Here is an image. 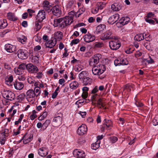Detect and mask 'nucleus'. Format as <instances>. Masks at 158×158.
I'll use <instances>...</instances> for the list:
<instances>
[{"label": "nucleus", "mask_w": 158, "mask_h": 158, "mask_svg": "<svg viewBox=\"0 0 158 158\" xmlns=\"http://www.w3.org/2000/svg\"><path fill=\"white\" fill-rule=\"evenodd\" d=\"M101 56V55L99 54H97L94 56L93 58L90 59L89 64L90 66L93 67L92 70L93 74L98 76L99 78L102 79L105 77V76L102 74L106 70V67L103 64L96 66L99 62Z\"/></svg>", "instance_id": "f257e3e1"}, {"label": "nucleus", "mask_w": 158, "mask_h": 158, "mask_svg": "<svg viewBox=\"0 0 158 158\" xmlns=\"http://www.w3.org/2000/svg\"><path fill=\"white\" fill-rule=\"evenodd\" d=\"M115 37L109 42V44L110 48L112 50H115L118 49L120 47V42Z\"/></svg>", "instance_id": "f03ea898"}, {"label": "nucleus", "mask_w": 158, "mask_h": 158, "mask_svg": "<svg viewBox=\"0 0 158 158\" xmlns=\"http://www.w3.org/2000/svg\"><path fill=\"white\" fill-rule=\"evenodd\" d=\"M2 96L4 98L10 101L14 100L15 98V94L10 90L4 91Z\"/></svg>", "instance_id": "7ed1b4c3"}, {"label": "nucleus", "mask_w": 158, "mask_h": 158, "mask_svg": "<svg viewBox=\"0 0 158 158\" xmlns=\"http://www.w3.org/2000/svg\"><path fill=\"white\" fill-rule=\"evenodd\" d=\"M17 55L19 58L25 59L28 57V53L26 50L20 49L18 51Z\"/></svg>", "instance_id": "20e7f679"}, {"label": "nucleus", "mask_w": 158, "mask_h": 158, "mask_svg": "<svg viewBox=\"0 0 158 158\" xmlns=\"http://www.w3.org/2000/svg\"><path fill=\"white\" fill-rule=\"evenodd\" d=\"M87 131L86 126L85 124H82L78 128L77 133L79 135H83L86 133Z\"/></svg>", "instance_id": "39448f33"}, {"label": "nucleus", "mask_w": 158, "mask_h": 158, "mask_svg": "<svg viewBox=\"0 0 158 158\" xmlns=\"http://www.w3.org/2000/svg\"><path fill=\"white\" fill-rule=\"evenodd\" d=\"M73 154L75 156L78 158H85V153L81 150H75L73 152Z\"/></svg>", "instance_id": "423d86ee"}, {"label": "nucleus", "mask_w": 158, "mask_h": 158, "mask_svg": "<svg viewBox=\"0 0 158 158\" xmlns=\"http://www.w3.org/2000/svg\"><path fill=\"white\" fill-rule=\"evenodd\" d=\"M53 14L57 17H60L62 14V11L58 6H53L52 9Z\"/></svg>", "instance_id": "0eeeda50"}, {"label": "nucleus", "mask_w": 158, "mask_h": 158, "mask_svg": "<svg viewBox=\"0 0 158 158\" xmlns=\"http://www.w3.org/2000/svg\"><path fill=\"white\" fill-rule=\"evenodd\" d=\"M27 69L31 73H37L38 71V69L37 67L31 64H27Z\"/></svg>", "instance_id": "6e6552de"}, {"label": "nucleus", "mask_w": 158, "mask_h": 158, "mask_svg": "<svg viewBox=\"0 0 158 158\" xmlns=\"http://www.w3.org/2000/svg\"><path fill=\"white\" fill-rule=\"evenodd\" d=\"M119 18V15L115 14L110 17L108 20V23L110 24H113L118 21Z\"/></svg>", "instance_id": "1a4fd4ad"}, {"label": "nucleus", "mask_w": 158, "mask_h": 158, "mask_svg": "<svg viewBox=\"0 0 158 158\" xmlns=\"http://www.w3.org/2000/svg\"><path fill=\"white\" fill-rule=\"evenodd\" d=\"M112 32L111 31L109 30L106 31L102 36L101 39L102 40H105L109 39L112 40L114 38L112 35Z\"/></svg>", "instance_id": "9d476101"}, {"label": "nucleus", "mask_w": 158, "mask_h": 158, "mask_svg": "<svg viewBox=\"0 0 158 158\" xmlns=\"http://www.w3.org/2000/svg\"><path fill=\"white\" fill-rule=\"evenodd\" d=\"M95 36L88 33L84 36V40L86 42L89 43L95 40Z\"/></svg>", "instance_id": "9b49d317"}, {"label": "nucleus", "mask_w": 158, "mask_h": 158, "mask_svg": "<svg viewBox=\"0 0 158 158\" xmlns=\"http://www.w3.org/2000/svg\"><path fill=\"white\" fill-rule=\"evenodd\" d=\"M62 118L59 116L55 117L53 121V126L55 127H58L60 126L62 123Z\"/></svg>", "instance_id": "f8f14e48"}, {"label": "nucleus", "mask_w": 158, "mask_h": 158, "mask_svg": "<svg viewBox=\"0 0 158 158\" xmlns=\"http://www.w3.org/2000/svg\"><path fill=\"white\" fill-rule=\"evenodd\" d=\"M38 152L40 156L42 157H45L48 153V148L46 147L40 148L38 149Z\"/></svg>", "instance_id": "ddd939ff"}, {"label": "nucleus", "mask_w": 158, "mask_h": 158, "mask_svg": "<svg viewBox=\"0 0 158 158\" xmlns=\"http://www.w3.org/2000/svg\"><path fill=\"white\" fill-rule=\"evenodd\" d=\"M45 18V12L42 10H40L36 16V20H38L40 21H42Z\"/></svg>", "instance_id": "4468645a"}, {"label": "nucleus", "mask_w": 158, "mask_h": 158, "mask_svg": "<svg viewBox=\"0 0 158 158\" xmlns=\"http://www.w3.org/2000/svg\"><path fill=\"white\" fill-rule=\"evenodd\" d=\"M5 47L7 52L12 53L16 51V46L15 45L7 44H5Z\"/></svg>", "instance_id": "2eb2a0df"}, {"label": "nucleus", "mask_w": 158, "mask_h": 158, "mask_svg": "<svg viewBox=\"0 0 158 158\" xmlns=\"http://www.w3.org/2000/svg\"><path fill=\"white\" fill-rule=\"evenodd\" d=\"M74 16L73 15H70L68 16H66L63 18L64 24L65 26L69 25L71 24L73 21V17Z\"/></svg>", "instance_id": "dca6fc26"}, {"label": "nucleus", "mask_w": 158, "mask_h": 158, "mask_svg": "<svg viewBox=\"0 0 158 158\" xmlns=\"http://www.w3.org/2000/svg\"><path fill=\"white\" fill-rule=\"evenodd\" d=\"M15 88L18 90H21L24 87V85L22 82L16 80L14 84Z\"/></svg>", "instance_id": "f3484780"}, {"label": "nucleus", "mask_w": 158, "mask_h": 158, "mask_svg": "<svg viewBox=\"0 0 158 158\" xmlns=\"http://www.w3.org/2000/svg\"><path fill=\"white\" fill-rule=\"evenodd\" d=\"M106 28V26L103 24H101L98 26L96 29L95 32L96 34H99L102 33L104 29Z\"/></svg>", "instance_id": "a211bd4d"}, {"label": "nucleus", "mask_w": 158, "mask_h": 158, "mask_svg": "<svg viewBox=\"0 0 158 158\" xmlns=\"http://www.w3.org/2000/svg\"><path fill=\"white\" fill-rule=\"evenodd\" d=\"M56 43V40H54V41L53 40H51L46 42L45 43V45L46 47L52 48L55 45Z\"/></svg>", "instance_id": "6ab92c4d"}, {"label": "nucleus", "mask_w": 158, "mask_h": 158, "mask_svg": "<svg viewBox=\"0 0 158 158\" xmlns=\"http://www.w3.org/2000/svg\"><path fill=\"white\" fill-rule=\"evenodd\" d=\"M89 73L86 71H83L81 72L79 75V79L81 81L84 79L89 77Z\"/></svg>", "instance_id": "aec40b11"}, {"label": "nucleus", "mask_w": 158, "mask_h": 158, "mask_svg": "<svg viewBox=\"0 0 158 158\" xmlns=\"http://www.w3.org/2000/svg\"><path fill=\"white\" fill-rule=\"evenodd\" d=\"M104 101L103 99L99 98L97 102V106L99 108H101L102 107L104 109H106V107H105V104Z\"/></svg>", "instance_id": "412c9836"}, {"label": "nucleus", "mask_w": 158, "mask_h": 158, "mask_svg": "<svg viewBox=\"0 0 158 158\" xmlns=\"http://www.w3.org/2000/svg\"><path fill=\"white\" fill-rule=\"evenodd\" d=\"M130 19L127 17H122L119 20V23L122 25L127 24L130 21Z\"/></svg>", "instance_id": "4be33fe9"}, {"label": "nucleus", "mask_w": 158, "mask_h": 158, "mask_svg": "<svg viewBox=\"0 0 158 158\" xmlns=\"http://www.w3.org/2000/svg\"><path fill=\"white\" fill-rule=\"evenodd\" d=\"M104 121L103 125L104 128L106 127V128H107L110 127L112 126V123L111 120L105 119Z\"/></svg>", "instance_id": "5701e85b"}, {"label": "nucleus", "mask_w": 158, "mask_h": 158, "mask_svg": "<svg viewBox=\"0 0 158 158\" xmlns=\"http://www.w3.org/2000/svg\"><path fill=\"white\" fill-rule=\"evenodd\" d=\"M7 17L9 20L12 21H15L17 19V18L15 16V14L11 12L8 13Z\"/></svg>", "instance_id": "b1692460"}, {"label": "nucleus", "mask_w": 158, "mask_h": 158, "mask_svg": "<svg viewBox=\"0 0 158 158\" xmlns=\"http://www.w3.org/2000/svg\"><path fill=\"white\" fill-rule=\"evenodd\" d=\"M54 38L55 40H60L62 38V33L60 31H57L54 34Z\"/></svg>", "instance_id": "393cba45"}, {"label": "nucleus", "mask_w": 158, "mask_h": 158, "mask_svg": "<svg viewBox=\"0 0 158 158\" xmlns=\"http://www.w3.org/2000/svg\"><path fill=\"white\" fill-rule=\"evenodd\" d=\"M44 9L46 10H50L51 6L49 4V2L47 0H45L43 3Z\"/></svg>", "instance_id": "a878e982"}, {"label": "nucleus", "mask_w": 158, "mask_h": 158, "mask_svg": "<svg viewBox=\"0 0 158 158\" xmlns=\"http://www.w3.org/2000/svg\"><path fill=\"white\" fill-rule=\"evenodd\" d=\"M78 83L76 81H74L69 84V87L73 89H76L79 86Z\"/></svg>", "instance_id": "bb28decb"}, {"label": "nucleus", "mask_w": 158, "mask_h": 158, "mask_svg": "<svg viewBox=\"0 0 158 158\" xmlns=\"http://www.w3.org/2000/svg\"><path fill=\"white\" fill-rule=\"evenodd\" d=\"M122 7L121 5L114 3L112 4L111 6V9L114 11H118L121 9Z\"/></svg>", "instance_id": "cd10ccee"}, {"label": "nucleus", "mask_w": 158, "mask_h": 158, "mask_svg": "<svg viewBox=\"0 0 158 158\" xmlns=\"http://www.w3.org/2000/svg\"><path fill=\"white\" fill-rule=\"evenodd\" d=\"M42 21H40L38 20H36L35 22V29H36V31H38L40 29L42 26L41 22Z\"/></svg>", "instance_id": "c85d7f7f"}, {"label": "nucleus", "mask_w": 158, "mask_h": 158, "mask_svg": "<svg viewBox=\"0 0 158 158\" xmlns=\"http://www.w3.org/2000/svg\"><path fill=\"white\" fill-rule=\"evenodd\" d=\"M7 25V23L6 20L3 19L0 20V29L4 28Z\"/></svg>", "instance_id": "c756f323"}, {"label": "nucleus", "mask_w": 158, "mask_h": 158, "mask_svg": "<svg viewBox=\"0 0 158 158\" xmlns=\"http://www.w3.org/2000/svg\"><path fill=\"white\" fill-rule=\"evenodd\" d=\"M27 96L28 98H33L35 96L34 91L32 89L28 90L26 93Z\"/></svg>", "instance_id": "7c9ffc66"}, {"label": "nucleus", "mask_w": 158, "mask_h": 158, "mask_svg": "<svg viewBox=\"0 0 158 158\" xmlns=\"http://www.w3.org/2000/svg\"><path fill=\"white\" fill-rule=\"evenodd\" d=\"M135 40L140 41L144 39V34H139L136 35L134 37Z\"/></svg>", "instance_id": "2f4dec72"}, {"label": "nucleus", "mask_w": 158, "mask_h": 158, "mask_svg": "<svg viewBox=\"0 0 158 158\" xmlns=\"http://www.w3.org/2000/svg\"><path fill=\"white\" fill-rule=\"evenodd\" d=\"M33 135L32 134H30L29 135L27 139L25 138L23 140L24 144H26L31 141L33 139ZM26 138V137H25Z\"/></svg>", "instance_id": "473e14b6"}, {"label": "nucleus", "mask_w": 158, "mask_h": 158, "mask_svg": "<svg viewBox=\"0 0 158 158\" xmlns=\"http://www.w3.org/2000/svg\"><path fill=\"white\" fill-rule=\"evenodd\" d=\"M34 93L35 94V95L36 97L40 95L41 90L39 87H35L34 88Z\"/></svg>", "instance_id": "72a5a7b5"}, {"label": "nucleus", "mask_w": 158, "mask_h": 158, "mask_svg": "<svg viewBox=\"0 0 158 158\" xmlns=\"http://www.w3.org/2000/svg\"><path fill=\"white\" fill-rule=\"evenodd\" d=\"M18 39V41L22 44H25L27 42V37L24 36H22V37H19Z\"/></svg>", "instance_id": "f704fd0d"}, {"label": "nucleus", "mask_w": 158, "mask_h": 158, "mask_svg": "<svg viewBox=\"0 0 158 158\" xmlns=\"http://www.w3.org/2000/svg\"><path fill=\"white\" fill-rule=\"evenodd\" d=\"M90 79L88 77L84 79L83 80H81L82 81V83L83 85H88V84H90Z\"/></svg>", "instance_id": "c9c22d12"}, {"label": "nucleus", "mask_w": 158, "mask_h": 158, "mask_svg": "<svg viewBox=\"0 0 158 158\" xmlns=\"http://www.w3.org/2000/svg\"><path fill=\"white\" fill-rule=\"evenodd\" d=\"M50 122L49 120H47L43 124V128L44 130H45L46 129L50 123Z\"/></svg>", "instance_id": "e433bc0d"}, {"label": "nucleus", "mask_w": 158, "mask_h": 158, "mask_svg": "<svg viewBox=\"0 0 158 158\" xmlns=\"http://www.w3.org/2000/svg\"><path fill=\"white\" fill-rule=\"evenodd\" d=\"M132 88V86L129 85H126L122 88V89L123 90H126L128 92L131 91Z\"/></svg>", "instance_id": "4c0bfd02"}, {"label": "nucleus", "mask_w": 158, "mask_h": 158, "mask_svg": "<svg viewBox=\"0 0 158 158\" xmlns=\"http://www.w3.org/2000/svg\"><path fill=\"white\" fill-rule=\"evenodd\" d=\"M60 20L58 27L61 28L64 27L66 26L64 24L63 18H61V20Z\"/></svg>", "instance_id": "58836bf2"}, {"label": "nucleus", "mask_w": 158, "mask_h": 158, "mask_svg": "<svg viewBox=\"0 0 158 158\" xmlns=\"http://www.w3.org/2000/svg\"><path fill=\"white\" fill-rule=\"evenodd\" d=\"M99 143H95L91 145V148L92 149L96 150L99 147Z\"/></svg>", "instance_id": "ea45409f"}, {"label": "nucleus", "mask_w": 158, "mask_h": 158, "mask_svg": "<svg viewBox=\"0 0 158 158\" xmlns=\"http://www.w3.org/2000/svg\"><path fill=\"white\" fill-rule=\"evenodd\" d=\"M61 20V18L55 19L53 20V25L55 27H58L60 22Z\"/></svg>", "instance_id": "a19ab883"}, {"label": "nucleus", "mask_w": 158, "mask_h": 158, "mask_svg": "<svg viewBox=\"0 0 158 158\" xmlns=\"http://www.w3.org/2000/svg\"><path fill=\"white\" fill-rule=\"evenodd\" d=\"M13 80V76H10L9 77L6 79V84L9 85L10 83L12 82Z\"/></svg>", "instance_id": "79ce46f5"}, {"label": "nucleus", "mask_w": 158, "mask_h": 158, "mask_svg": "<svg viewBox=\"0 0 158 158\" xmlns=\"http://www.w3.org/2000/svg\"><path fill=\"white\" fill-rule=\"evenodd\" d=\"M120 65H127L128 64V61L126 59H120Z\"/></svg>", "instance_id": "37998d69"}, {"label": "nucleus", "mask_w": 158, "mask_h": 158, "mask_svg": "<svg viewBox=\"0 0 158 158\" xmlns=\"http://www.w3.org/2000/svg\"><path fill=\"white\" fill-rule=\"evenodd\" d=\"M109 139L110 142L112 143H115L118 140V139L116 137L112 136L109 138Z\"/></svg>", "instance_id": "c03bdc74"}, {"label": "nucleus", "mask_w": 158, "mask_h": 158, "mask_svg": "<svg viewBox=\"0 0 158 158\" xmlns=\"http://www.w3.org/2000/svg\"><path fill=\"white\" fill-rule=\"evenodd\" d=\"M47 112L46 111H44L43 112L42 115L38 118V119L39 120H42L47 116Z\"/></svg>", "instance_id": "a18cd8bd"}, {"label": "nucleus", "mask_w": 158, "mask_h": 158, "mask_svg": "<svg viewBox=\"0 0 158 158\" xmlns=\"http://www.w3.org/2000/svg\"><path fill=\"white\" fill-rule=\"evenodd\" d=\"M19 69L20 70H23L26 68L27 69V64L26 65L24 64H20L19 66Z\"/></svg>", "instance_id": "49530a36"}, {"label": "nucleus", "mask_w": 158, "mask_h": 158, "mask_svg": "<svg viewBox=\"0 0 158 158\" xmlns=\"http://www.w3.org/2000/svg\"><path fill=\"white\" fill-rule=\"evenodd\" d=\"M104 4L101 2H99L97 3V6L98 7V10H102L104 6Z\"/></svg>", "instance_id": "de8ad7c7"}, {"label": "nucleus", "mask_w": 158, "mask_h": 158, "mask_svg": "<svg viewBox=\"0 0 158 158\" xmlns=\"http://www.w3.org/2000/svg\"><path fill=\"white\" fill-rule=\"evenodd\" d=\"M149 60H148L147 59H144L143 60V61H146L149 64H152L154 62L153 60L149 56Z\"/></svg>", "instance_id": "09e8293b"}, {"label": "nucleus", "mask_w": 158, "mask_h": 158, "mask_svg": "<svg viewBox=\"0 0 158 158\" xmlns=\"http://www.w3.org/2000/svg\"><path fill=\"white\" fill-rule=\"evenodd\" d=\"M19 75L18 77V79L20 81H23L26 79V77L24 75Z\"/></svg>", "instance_id": "8fccbe9b"}, {"label": "nucleus", "mask_w": 158, "mask_h": 158, "mask_svg": "<svg viewBox=\"0 0 158 158\" xmlns=\"http://www.w3.org/2000/svg\"><path fill=\"white\" fill-rule=\"evenodd\" d=\"M23 114H21L20 115L19 118V120L17 121H16L15 122V125H18L19 123H20L22 119H23Z\"/></svg>", "instance_id": "3c124183"}, {"label": "nucleus", "mask_w": 158, "mask_h": 158, "mask_svg": "<svg viewBox=\"0 0 158 158\" xmlns=\"http://www.w3.org/2000/svg\"><path fill=\"white\" fill-rule=\"evenodd\" d=\"M98 91V88L97 86H96L91 91V94H96V93Z\"/></svg>", "instance_id": "603ef678"}, {"label": "nucleus", "mask_w": 158, "mask_h": 158, "mask_svg": "<svg viewBox=\"0 0 158 158\" xmlns=\"http://www.w3.org/2000/svg\"><path fill=\"white\" fill-rule=\"evenodd\" d=\"M79 42V40L78 39H76L73 40L71 41L70 44L71 46H72L74 44H77Z\"/></svg>", "instance_id": "864d4df0"}, {"label": "nucleus", "mask_w": 158, "mask_h": 158, "mask_svg": "<svg viewBox=\"0 0 158 158\" xmlns=\"http://www.w3.org/2000/svg\"><path fill=\"white\" fill-rule=\"evenodd\" d=\"M32 61L35 63H38L39 62V58L36 56H34L32 58Z\"/></svg>", "instance_id": "5fc2aeb1"}, {"label": "nucleus", "mask_w": 158, "mask_h": 158, "mask_svg": "<svg viewBox=\"0 0 158 158\" xmlns=\"http://www.w3.org/2000/svg\"><path fill=\"white\" fill-rule=\"evenodd\" d=\"M91 97L92 99L94 100H96V99L98 98V97L99 96L97 94H91Z\"/></svg>", "instance_id": "6e6d98bb"}, {"label": "nucleus", "mask_w": 158, "mask_h": 158, "mask_svg": "<svg viewBox=\"0 0 158 158\" xmlns=\"http://www.w3.org/2000/svg\"><path fill=\"white\" fill-rule=\"evenodd\" d=\"M9 132V129H5L4 131L3 132L2 134V135H4L5 136H7L8 135V133Z\"/></svg>", "instance_id": "4d7b16f0"}, {"label": "nucleus", "mask_w": 158, "mask_h": 158, "mask_svg": "<svg viewBox=\"0 0 158 158\" xmlns=\"http://www.w3.org/2000/svg\"><path fill=\"white\" fill-rule=\"evenodd\" d=\"M84 25H85V24L84 23H79L78 24H77L75 25L73 27L74 28H77L79 27H80L81 26H83Z\"/></svg>", "instance_id": "13d9d810"}, {"label": "nucleus", "mask_w": 158, "mask_h": 158, "mask_svg": "<svg viewBox=\"0 0 158 158\" xmlns=\"http://www.w3.org/2000/svg\"><path fill=\"white\" fill-rule=\"evenodd\" d=\"M43 76V74L41 72H39L37 73V75L36 76V77L38 79L41 78Z\"/></svg>", "instance_id": "bf43d9fd"}, {"label": "nucleus", "mask_w": 158, "mask_h": 158, "mask_svg": "<svg viewBox=\"0 0 158 158\" xmlns=\"http://www.w3.org/2000/svg\"><path fill=\"white\" fill-rule=\"evenodd\" d=\"M4 68L6 69L10 70L11 69V66L10 64L6 63L4 64Z\"/></svg>", "instance_id": "052dcab7"}, {"label": "nucleus", "mask_w": 158, "mask_h": 158, "mask_svg": "<svg viewBox=\"0 0 158 158\" xmlns=\"http://www.w3.org/2000/svg\"><path fill=\"white\" fill-rule=\"evenodd\" d=\"M103 45V44L102 43L99 42L96 43L95 45V47L96 48H101L102 47Z\"/></svg>", "instance_id": "680f3d73"}, {"label": "nucleus", "mask_w": 158, "mask_h": 158, "mask_svg": "<svg viewBox=\"0 0 158 158\" xmlns=\"http://www.w3.org/2000/svg\"><path fill=\"white\" fill-rule=\"evenodd\" d=\"M79 114L82 118H85L86 115V112L85 111L82 112L80 111L79 112Z\"/></svg>", "instance_id": "e2e57ef3"}, {"label": "nucleus", "mask_w": 158, "mask_h": 158, "mask_svg": "<svg viewBox=\"0 0 158 158\" xmlns=\"http://www.w3.org/2000/svg\"><path fill=\"white\" fill-rule=\"evenodd\" d=\"M145 20L147 22L152 24H154L155 23L154 21L152 19H145Z\"/></svg>", "instance_id": "0e129e2a"}, {"label": "nucleus", "mask_w": 158, "mask_h": 158, "mask_svg": "<svg viewBox=\"0 0 158 158\" xmlns=\"http://www.w3.org/2000/svg\"><path fill=\"white\" fill-rule=\"evenodd\" d=\"M88 96V93L87 92H83L82 94V97L84 99H85Z\"/></svg>", "instance_id": "69168bd1"}, {"label": "nucleus", "mask_w": 158, "mask_h": 158, "mask_svg": "<svg viewBox=\"0 0 158 158\" xmlns=\"http://www.w3.org/2000/svg\"><path fill=\"white\" fill-rule=\"evenodd\" d=\"M27 81L29 84H32L34 83V80L31 77L28 78Z\"/></svg>", "instance_id": "338daca9"}, {"label": "nucleus", "mask_w": 158, "mask_h": 158, "mask_svg": "<svg viewBox=\"0 0 158 158\" xmlns=\"http://www.w3.org/2000/svg\"><path fill=\"white\" fill-rule=\"evenodd\" d=\"M68 51L66 48H64V52L63 54L64 57H67L69 55L68 53H67Z\"/></svg>", "instance_id": "774afa93"}]
</instances>
